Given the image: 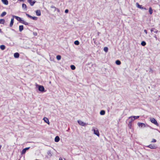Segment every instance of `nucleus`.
I'll list each match as a JSON object with an SVG mask.
<instances>
[{
  "label": "nucleus",
  "instance_id": "nucleus-1",
  "mask_svg": "<svg viewBox=\"0 0 160 160\" xmlns=\"http://www.w3.org/2000/svg\"><path fill=\"white\" fill-rule=\"evenodd\" d=\"M150 120L152 123H154L155 125H157V126H158V124L156 120L154 118H150Z\"/></svg>",
  "mask_w": 160,
  "mask_h": 160
},
{
  "label": "nucleus",
  "instance_id": "nucleus-2",
  "mask_svg": "<svg viewBox=\"0 0 160 160\" xmlns=\"http://www.w3.org/2000/svg\"><path fill=\"white\" fill-rule=\"evenodd\" d=\"M138 125L139 127L141 128H145L147 126H148L146 124L144 123L141 122H138Z\"/></svg>",
  "mask_w": 160,
  "mask_h": 160
},
{
  "label": "nucleus",
  "instance_id": "nucleus-3",
  "mask_svg": "<svg viewBox=\"0 0 160 160\" xmlns=\"http://www.w3.org/2000/svg\"><path fill=\"white\" fill-rule=\"evenodd\" d=\"M38 90L39 91L41 92H44L45 91L44 87L42 85H38Z\"/></svg>",
  "mask_w": 160,
  "mask_h": 160
},
{
  "label": "nucleus",
  "instance_id": "nucleus-4",
  "mask_svg": "<svg viewBox=\"0 0 160 160\" xmlns=\"http://www.w3.org/2000/svg\"><path fill=\"white\" fill-rule=\"evenodd\" d=\"M12 17L13 18H15V19H16L18 21H19V22L21 23L23 20H22L21 18L18 16L13 15Z\"/></svg>",
  "mask_w": 160,
  "mask_h": 160
},
{
  "label": "nucleus",
  "instance_id": "nucleus-5",
  "mask_svg": "<svg viewBox=\"0 0 160 160\" xmlns=\"http://www.w3.org/2000/svg\"><path fill=\"white\" fill-rule=\"evenodd\" d=\"M92 131L94 132V133L97 135L98 136H99V132L98 130L96 128V129H92Z\"/></svg>",
  "mask_w": 160,
  "mask_h": 160
},
{
  "label": "nucleus",
  "instance_id": "nucleus-6",
  "mask_svg": "<svg viewBox=\"0 0 160 160\" xmlns=\"http://www.w3.org/2000/svg\"><path fill=\"white\" fill-rule=\"evenodd\" d=\"M26 15L29 18H30L31 19H32L33 20H36L37 19V18L36 17H32L29 14L27 13H26Z\"/></svg>",
  "mask_w": 160,
  "mask_h": 160
},
{
  "label": "nucleus",
  "instance_id": "nucleus-7",
  "mask_svg": "<svg viewBox=\"0 0 160 160\" xmlns=\"http://www.w3.org/2000/svg\"><path fill=\"white\" fill-rule=\"evenodd\" d=\"M78 122L79 125L82 126H85L87 125L86 123H85L81 120H78Z\"/></svg>",
  "mask_w": 160,
  "mask_h": 160
},
{
  "label": "nucleus",
  "instance_id": "nucleus-8",
  "mask_svg": "<svg viewBox=\"0 0 160 160\" xmlns=\"http://www.w3.org/2000/svg\"><path fill=\"white\" fill-rule=\"evenodd\" d=\"M30 148V147H27V148H25L23 149L22 151L21 154H25V152H26L27 150H28Z\"/></svg>",
  "mask_w": 160,
  "mask_h": 160
},
{
  "label": "nucleus",
  "instance_id": "nucleus-9",
  "mask_svg": "<svg viewBox=\"0 0 160 160\" xmlns=\"http://www.w3.org/2000/svg\"><path fill=\"white\" fill-rule=\"evenodd\" d=\"M136 6L137 7L141 9H144L145 10H146V9L145 8H144L143 7H142L141 5H140L138 3H136Z\"/></svg>",
  "mask_w": 160,
  "mask_h": 160
},
{
  "label": "nucleus",
  "instance_id": "nucleus-10",
  "mask_svg": "<svg viewBox=\"0 0 160 160\" xmlns=\"http://www.w3.org/2000/svg\"><path fill=\"white\" fill-rule=\"evenodd\" d=\"M28 2L30 3V5L31 6H33L34 4L35 3V1H32V0H28Z\"/></svg>",
  "mask_w": 160,
  "mask_h": 160
},
{
  "label": "nucleus",
  "instance_id": "nucleus-11",
  "mask_svg": "<svg viewBox=\"0 0 160 160\" xmlns=\"http://www.w3.org/2000/svg\"><path fill=\"white\" fill-rule=\"evenodd\" d=\"M147 147L151 149H155L156 148V147L154 145L151 144L147 146Z\"/></svg>",
  "mask_w": 160,
  "mask_h": 160
},
{
  "label": "nucleus",
  "instance_id": "nucleus-12",
  "mask_svg": "<svg viewBox=\"0 0 160 160\" xmlns=\"http://www.w3.org/2000/svg\"><path fill=\"white\" fill-rule=\"evenodd\" d=\"M3 4L5 5H8V0H1Z\"/></svg>",
  "mask_w": 160,
  "mask_h": 160
},
{
  "label": "nucleus",
  "instance_id": "nucleus-13",
  "mask_svg": "<svg viewBox=\"0 0 160 160\" xmlns=\"http://www.w3.org/2000/svg\"><path fill=\"white\" fill-rule=\"evenodd\" d=\"M43 120L44 121V122L46 123H48V124H49V122L48 119L46 117H44L43 118Z\"/></svg>",
  "mask_w": 160,
  "mask_h": 160
},
{
  "label": "nucleus",
  "instance_id": "nucleus-14",
  "mask_svg": "<svg viewBox=\"0 0 160 160\" xmlns=\"http://www.w3.org/2000/svg\"><path fill=\"white\" fill-rule=\"evenodd\" d=\"M14 22V18L11 19V22L10 24V27H12L13 24Z\"/></svg>",
  "mask_w": 160,
  "mask_h": 160
},
{
  "label": "nucleus",
  "instance_id": "nucleus-15",
  "mask_svg": "<svg viewBox=\"0 0 160 160\" xmlns=\"http://www.w3.org/2000/svg\"><path fill=\"white\" fill-rule=\"evenodd\" d=\"M60 140V138L59 136H56L54 139L55 141L56 142H58Z\"/></svg>",
  "mask_w": 160,
  "mask_h": 160
},
{
  "label": "nucleus",
  "instance_id": "nucleus-16",
  "mask_svg": "<svg viewBox=\"0 0 160 160\" xmlns=\"http://www.w3.org/2000/svg\"><path fill=\"white\" fill-rule=\"evenodd\" d=\"M36 13L37 15L38 16H40L41 15V13L40 11V10H37L36 11Z\"/></svg>",
  "mask_w": 160,
  "mask_h": 160
},
{
  "label": "nucleus",
  "instance_id": "nucleus-17",
  "mask_svg": "<svg viewBox=\"0 0 160 160\" xmlns=\"http://www.w3.org/2000/svg\"><path fill=\"white\" fill-rule=\"evenodd\" d=\"M22 8L23 9H24L25 10H27V7L26 5L24 3H23L22 4Z\"/></svg>",
  "mask_w": 160,
  "mask_h": 160
},
{
  "label": "nucleus",
  "instance_id": "nucleus-18",
  "mask_svg": "<svg viewBox=\"0 0 160 160\" xmlns=\"http://www.w3.org/2000/svg\"><path fill=\"white\" fill-rule=\"evenodd\" d=\"M14 56L15 58H18L19 56V54L18 52H16L14 53Z\"/></svg>",
  "mask_w": 160,
  "mask_h": 160
},
{
  "label": "nucleus",
  "instance_id": "nucleus-19",
  "mask_svg": "<svg viewBox=\"0 0 160 160\" xmlns=\"http://www.w3.org/2000/svg\"><path fill=\"white\" fill-rule=\"evenodd\" d=\"M23 29V25H20L19 26V31L21 32Z\"/></svg>",
  "mask_w": 160,
  "mask_h": 160
},
{
  "label": "nucleus",
  "instance_id": "nucleus-20",
  "mask_svg": "<svg viewBox=\"0 0 160 160\" xmlns=\"http://www.w3.org/2000/svg\"><path fill=\"white\" fill-rule=\"evenodd\" d=\"M5 22V21L4 19H0V24H3Z\"/></svg>",
  "mask_w": 160,
  "mask_h": 160
},
{
  "label": "nucleus",
  "instance_id": "nucleus-21",
  "mask_svg": "<svg viewBox=\"0 0 160 160\" xmlns=\"http://www.w3.org/2000/svg\"><path fill=\"white\" fill-rule=\"evenodd\" d=\"M0 49L2 50H4L5 48V46L4 45H1L0 46Z\"/></svg>",
  "mask_w": 160,
  "mask_h": 160
},
{
  "label": "nucleus",
  "instance_id": "nucleus-22",
  "mask_svg": "<svg viewBox=\"0 0 160 160\" xmlns=\"http://www.w3.org/2000/svg\"><path fill=\"white\" fill-rule=\"evenodd\" d=\"M7 14V13L6 12H3L2 14L0 15V16L1 17H3L5 16Z\"/></svg>",
  "mask_w": 160,
  "mask_h": 160
},
{
  "label": "nucleus",
  "instance_id": "nucleus-23",
  "mask_svg": "<svg viewBox=\"0 0 160 160\" xmlns=\"http://www.w3.org/2000/svg\"><path fill=\"white\" fill-rule=\"evenodd\" d=\"M149 13H150V14H152V10L151 7H150L149 8Z\"/></svg>",
  "mask_w": 160,
  "mask_h": 160
},
{
  "label": "nucleus",
  "instance_id": "nucleus-24",
  "mask_svg": "<svg viewBox=\"0 0 160 160\" xmlns=\"http://www.w3.org/2000/svg\"><path fill=\"white\" fill-rule=\"evenodd\" d=\"M22 23L25 25H28V23L24 21L23 20L22 21Z\"/></svg>",
  "mask_w": 160,
  "mask_h": 160
},
{
  "label": "nucleus",
  "instance_id": "nucleus-25",
  "mask_svg": "<svg viewBox=\"0 0 160 160\" xmlns=\"http://www.w3.org/2000/svg\"><path fill=\"white\" fill-rule=\"evenodd\" d=\"M116 63L118 65H119L121 64V62L120 60H117L116 61Z\"/></svg>",
  "mask_w": 160,
  "mask_h": 160
},
{
  "label": "nucleus",
  "instance_id": "nucleus-26",
  "mask_svg": "<svg viewBox=\"0 0 160 160\" xmlns=\"http://www.w3.org/2000/svg\"><path fill=\"white\" fill-rule=\"evenodd\" d=\"M100 113L101 115H104L105 114V111L103 110H102L100 112Z\"/></svg>",
  "mask_w": 160,
  "mask_h": 160
},
{
  "label": "nucleus",
  "instance_id": "nucleus-27",
  "mask_svg": "<svg viewBox=\"0 0 160 160\" xmlns=\"http://www.w3.org/2000/svg\"><path fill=\"white\" fill-rule=\"evenodd\" d=\"M146 44V42L144 41H142V42L141 43V45L143 46H145Z\"/></svg>",
  "mask_w": 160,
  "mask_h": 160
},
{
  "label": "nucleus",
  "instance_id": "nucleus-28",
  "mask_svg": "<svg viewBox=\"0 0 160 160\" xmlns=\"http://www.w3.org/2000/svg\"><path fill=\"white\" fill-rule=\"evenodd\" d=\"M129 118H131L132 121L134 120L135 119V118H134V116H132L129 117Z\"/></svg>",
  "mask_w": 160,
  "mask_h": 160
},
{
  "label": "nucleus",
  "instance_id": "nucleus-29",
  "mask_svg": "<svg viewBox=\"0 0 160 160\" xmlns=\"http://www.w3.org/2000/svg\"><path fill=\"white\" fill-rule=\"evenodd\" d=\"M70 67L71 69L72 70H74L75 69V67L74 65H71Z\"/></svg>",
  "mask_w": 160,
  "mask_h": 160
},
{
  "label": "nucleus",
  "instance_id": "nucleus-30",
  "mask_svg": "<svg viewBox=\"0 0 160 160\" xmlns=\"http://www.w3.org/2000/svg\"><path fill=\"white\" fill-rule=\"evenodd\" d=\"M74 43L75 45H78L79 44V42L78 41L76 40L74 42Z\"/></svg>",
  "mask_w": 160,
  "mask_h": 160
},
{
  "label": "nucleus",
  "instance_id": "nucleus-31",
  "mask_svg": "<svg viewBox=\"0 0 160 160\" xmlns=\"http://www.w3.org/2000/svg\"><path fill=\"white\" fill-rule=\"evenodd\" d=\"M103 50L105 52H107L108 51V48L107 47H105L104 48Z\"/></svg>",
  "mask_w": 160,
  "mask_h": 160
},
{
  "label": "nucleus",
  "instance_id": "nucleus-32",
  "mask_svg": "<svg viewBox=\"0 0 160 160\" xmlns=\"http://www.w3.org/2000/svg\"><path fill=\"white\" fill-rule=\"evenodd\" d=\"M56 58L57 60H60L61 59V56L60 55H58L57 56Z\"/></svg>",
  "mask_w": 160,
  "mask_h": 160
},
{
  "label": "nucleus",
  "instance_id": "nucleus-33",
  "mask_svg": "<svg viewBox=\"0 0 160 160\" xmlns=\"http://www.w3.org/2000/svg\"><path fill=\"white\" fill-rule=\"evenodd\" d=\"M156 142V139H153L151 141L152 142Z\"/></svg>",
  "mask_w": 160,
  "mask_h": 160
},
{
  "label": "nucleus",
  "instance_id": "nucleus-34",
  "mask_svg": "<svg viewBox=\"0 0 160 160\" xmlns=\"http://www.w3.org/2000/svg\"><path fill=\"white\" fill-rule=\"evenodd\" d=\"M155 30V28H151V32H154V30Z\"/></svg>",
  "mask_w": 160,
  "mask_h": 160
},
{
  "label": "nucleus",
  "instance_id": "nucleus-35",
  "mask_svg": "<svg viewBox=\"0 0 160 160\" xmlns=\"http://www.w3.org/2000/svg\"><path fill=\"white\" fill-rule=\"evenodd\" d=\"M33 34L34 36H36L37 35V33L36 32H33Z\"/></svg>",
  "mask_w": 160,
  "mask_h": 160
},
{
  "label": "nucleus",
  "instance_id": "nucleus-36",
  "mask_svg": "<svg viewBox=\"0 0 160 160\" xmlns=\"http://www.w3.org/2000/svg\"><path fill=\"white\" fill-rule=\"evenodd\" d=\"M56 10H57V12H59L60 11L59 9L58 8H55V11Z\"/></svg>",
  "mask_w": 160,
  "mask_h": 160
},
{
  "label": "nucleus",
  "instance_id": "nucleus-37",
  "mask_svg": "<svg viewBox=\"0 0 160 160\" xmlns=\"http://www.w3.org/2000/svg\"><path fill=\"white\" fill-rule=\"evenodd\" d=\"M68 9H66L65 11V12L66 13L68 12Z\"/></svg>",
  "mask_w": 160,
  "mask_h": 160
},
{
  "label": "nucleus",
  "instance_id": "nucleus-38",
  "mask_svg": "<svg viewBox=\"0 0 160 160\" xmlns=\"http://www.w3.org/2000/svg\"><path fill=\"white\" fill-rule=\"evenodd\" d=\"M154 32L155 33H157L158 32V31L155 29Z\"/></svg>",
  "mask_w": 160,
  "mask_h": 160
},
{
  "label": "nucleus",
  "instance_id": "nucleus-39",
  "mask_svg": "<svg viewBox=\"0 0 160 160\" xmlns=\"http://www.w3.org/2000/svg\"><path fill=\"white\" fill-rule=\"evenodd\" d=\"M139 116H134V118H135V119L138 118H139Z\"/></svg>",
  "mask_w": 160,
  "mask_h": 160
},
{
  "label": "nucleus",
  "instance_id": "nucleus-40",
  "mask_svg": "<svg viewBox=\"0 0 160 160\" xmlns=\"http://www.w3.org/2000/svg\"><path fill=\"white\" fill-rule=\"evenodd\" d=\"M51 8H55H55H56V7H55L54 6H51Z\"/></svg>",
  "mask_w": 160,
  "mask_h": 160
},
{
  "label": "nucleus",
  "instance_id": "nucleus-41",
  "mask_svg": "<svg viewBox=\"0 0 160 160\" xmlns=\"http://www.w3.org/2000/svg\"><path fill=\"white\" fill-rule=\"evenodd\" d=\"M144 32L146 33V34H147V30L146 29L144 30Z\"/></svg>",
  "mask_w": 160,
  "mask_h": 160
},
{
  "label": "nucleus",
  "instance_id": "nucleus-42",
  "mask_svg": "<svg viewBox=\"0 0 160 160\" xmlns=\"http://www.w3.org/2000/svg\"><path fill=\"white\" fill-rule=\"evenodd\" d=\"M154 37L156 39H157V37H156V35H155Z\"/></svg>",
  "mask_w": 160,
  "mask_h": 160
},
{
  "label": "nucleus",
  "instance_id": "nucleus-43",
  "mask_svg": "<svg viewBox=\"0 0 160 160\" xmlns=\"http://www.w3.org/2000/svg\"><path fill=\"white\" fill-rule=\"evenodd\" d=\"M59 160H62V159L61 158H59Z\"/></svg>",
  "mask_w": 160,
  "mask_h": 160
},
{
  "label": "nucleus",
  "instance_id": "nucleus-44",
  "mask_svg": "<svg viewBox=\"0 0 160 160\" xmlns=\"http://www.w3.org/2000/svg\"><path fill=\"white\" fill-rule=\"evenodd\" d=\"M24 0H19L20 2L23 1Z\"/></svg>",
  "mask_w": 160,
  "mask_h": 160
},
{
  "label": "nucleus",
  "instance_id": "nucleus-45",
  "mask_svg": "<svg viewBox=\"0 0 160 160\" xmlns=\"http://www.w3.org/2000/svg\"><path fill=\"white\" fill-rule=\"evenodd\" d=\"M100 33L98 32V35H99V34Z\"/></svg>",
  "mask_w": 160,
  "mask_h": 160
},
{
  "label": "nucleus",
  "instance_id": "nucleus-46",
  "mask_svg": "<svg viewBox=\"0 0 160 160\" xmlns=\"http://www.w3.org/2000/svg\"><path fill=\"white\" fill-rule=\"evenodd\" d=\"M150 72L151 71H152V69L151 68H150Z\"/></svg>",
  "mask_w": 160,
  "mask_h": 160
},
{
  "label": "nucleus",
  "instance_id": "nucleus-47",
  "mask_svg": "<svg viewBox=\"0 0 160 160\" xmlns=\"http://www.w3.org/2000/svg\"><path fill=\"white\" fill-rule=\"evenodd\" d=\"M1 29L0 28V32H2Z\"/></svg>",
  "mask_w": 160,
  "mask_h": 160
},
{
  "label": "nucleus",
  "instance_id": "nucleus-48",
  "mask_svg": "<svg viewBox=\"0 0 160 160\" xmlns=\"http://www.w3.org/2000/svg\"><path fill=\"white\" fill-rule=\"evenodd\" d=\"M48 154V155H49V154H50L51 155V153L50 152H49V153Z\"/></svg>",
  "mask_w": 160,
  "mask_h": 160
},
{
  "label": "nucleus",
  "instance_id": "nucleus-49",
  "mask_svg": "<svg viewBox=\"0 0 160 160\" xmlns=\"http://www.w3.org/2000/svg\"><path fill=\"white\" fill-rule=\"evenodd\" d=\"M51 83V82H50L49 83Z\"/></svg>",
  "mask_w": 160,
  "mask_h": 160
},
{
  "label": "nucleus",
  "instance_id": "nucleus-50",
  "mask_svg": "<svg viewBox=\"0 0 160 160\" xmlns=\"http://www.w3.org/2000/svg\"><path fill=\"white\" fill-rule=\"evenodd\" d=\"M20 160V159H19V160Z\"/></svg>",
  "mask_w": 160,
  "mask_h": 160
},
{
  "label": "nucleus",
  "instance_id": "nucleus-51",
  "mask_svg": "<svg viewBox=\"0 0 160 160\" xmlns=\"http://www.w3.org/2000/svg\"><path fill=\"white\" fill-rule=\"evenodd\" d=\"M65 160H66L65 159Z\"/></svg>",
  "mask_w": 160,
  "mask_h": 160
}]
</instances>
